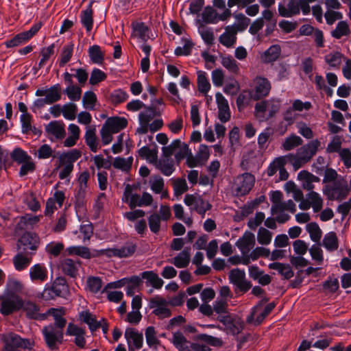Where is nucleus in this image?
I'll return each mask as SVG.
<instances>
[{"label": "nucleus", "instance_id": "obj_1", "mask_svg": "<svg viewBox=\"0 0 351 351\" xmlns=\"http://www.w3.org/2000/svg\"><path fill=\"white\" fill-rule=\"evenodd\" d=\"M71 293L66 280L57 278L51 285L46 284L42 292L26 289L19 280L9 278L0 294V307H39V303L58 298L69 301Z\"/></svg>", "mask_w": 351, "mask_h": 351}, {"label": "nucleus", "instance_id": "obj_2", "mask_svg": "<svg viewBox=\"0 0 351 351\" xmlns=\"http://www.w3.org/2000/svg\"><path fill=\"white\" fill-rule=\"evenodd\" d=\"M351 187L342 176L334 183L325 184L322 188L323 194L329 201L341 202L349 195Z\"/></svg>", "mask_w": 351, "mask_h": 351}, {"label": "nucleus", "instance_id": "obj_3", "mask_svg": "<svg viewBox=\"0 0 351 351\" xmlns=\"http://www.w3.org/2000/svg\"><path fill=\"white\" fill-rule=\"evenodd\" d=\"M1 339L3 342L2 351H21V349L31 350L34 346V341L23 339L14 332L1 335Z\"/></svg>", "mask_w": 351, "mask_h": 351}, {"label": "nucleus", "instance_id": "obj_4", "mask_svg": "<svg viewBox=\"0 0 351 351\" xmlns=\"http://www.w3.org/2000/svg\"><path fill=\"white\" fill-rule=\"evenodd\" d=\"M218 314L217 319L221 322L232 335H238L244 328V322L238 315L230 314L226 309Z\"/></svg>", "mask_w": 351, "mask_h": 351}, {"label": "nucleus", "instance_id": "obj_5", "mask_svg": "<svg viewBox=\"0 0 351 351\" xmlns=\"http://www.w3.org/2000/svg\"><path fill=\"white\" fill-rule=\"evenodd\" d=\"M320 141L318 139L311 141L306 145L301 147L298 151V158L294 162V167L296 168L300 167V163L308 162L312 157L317 153V151L320 146Z\"/></svg>", "mask_w": 351, "mask_h": 351}, {"label": "nucleus", "instance_id": "obj_6", "mask_svg": "<svg viewBox=\"0 0 351 351\" xmlns=\"http://www.w3.org/2000/svg\"><path fill=\"white\" fill-rule=\"evenodd\" d=\"M45 341L51 350L58 348L57 343H62L63 341V332L53 325L45 326L42 330Z\"/></svg>", "mask_w": 351, "mask_h": 351}, {"label": "nucleus", "instance_id": "obj_7", "mask_svg": "<svg viewBox=\"0 0 351 351\" xmlns=\"http://www.w3.org/2000/svg\"><path fill=\"white\" fill-rule=\"evenodd\" d=\"M18 242V248L21 252L29 253L28 250H31L34 254L38 247L40 241L39 237L36 233L27 232L21 236Z\"/></svg>", "mask_w": 351, "mask_h": 351}, {"label": "nucleus", "instance_id": "obj_8", "mask_svg": "<svg viewBox=\"0 0 351 351\" xmlns=\"http://www.w3.org/2000/svg\"><path fill=\"white\" fill-rule=\"evenodd\" d=\"M185 298L186 293L184 291H180L169 302L165 298L156 295L150 299L148 307H167L168 304L173 306H182L184 302Z\"/></svg>", "mask_w": 351, "mask_h": 351}, {"label": "nucleus", "instance_id": "obj_9", "mask_svg": "<svg viewBox=\"0 0 351 351\" xmlns=\"http://www.w3.org/2000/svg\"><path fill=\"white\" fill-rule=\"evenodd\" d=\"M61 86L56 84L49 88L37 89L35 95L37 97L45 96V99L48 105L53 104L61 99Z\"/></svg>", "mask_w": 351, "mask_h": 351}, {"label": "nucleus", "instance_id": "obj_10", "mask_svg": "<svg viewBox=\"0 0 351 351\" xmlns=\"http://www.w3.org/2000/svg\"><path fill=\"white\" fill-rule=\"evenodd\" d=\"M254 100L258 101L269 95L271 90V83L266 77L258 76L254 79Z\"/></svg>", "mask_w": 351, "mask_h": 351}, {"label": "nucleus", "instance_id": "obj_11", "mask_svg": "<svg viewBox=\"0 0 351 351\" xmlns=\"http://www.w3.org/2000/svg\"><path fill=\"white\" fill-rule=\"evenodd\" d=\"M255 0H228V7L232 8L235 5L239 9L245 8V13L250 16H256L259 12V5L254 4L248 6V5L254 3Z\"/></svg>", "mask_w": 351, "mask_h": 351}, {"label": "nucleus", "instance_id": "obj_12", "mask_svg": "<svg viewBox=\"0 0 351 351\" xmlns=\"http://www.w3.org/2000/svg\"><path fill=\"white\" fill-rule=\"evenodd\" d=\"M65 125L62 121H52L45 126L48 134L55 136L58 140L63 139L66 136Z\"/></svg>", "mask_w": 351, "mask_h": 351}, {"label": "nucleus", "instance_id": "obj_13", "mask_svg": "<svg viewBox=\"0 0 351 351\" xmlns=\"http://www.w3.org/2000/svg\"><path fill=\"white\" fill-rule=\"evenodd\" d=\"M143 278L138 276H128L126 278V284L125 285V290L126 295L128 297L134 296L136 292L140 291L141 287L143 286Z\"/></svg>", "mask_w": 351, "mask_h": 351}, {"label": "nucleus", "instance_id": "obj_14", "mask_svg": "<svg viewBox=\"0 0 351 351\" xmlns=\"http://www.w3.org/2000/svg\"><path fill=\"white\" fill-rule=\"evenodd\" d=\"M34 252L25 253L20 252L13 258V263L16 270L23 271L30 264Z\"/></svg>", "mask_w": 351, "mask_h": 351}, {"label": "nucleus", "instance_id": "obj_15", "mask_svg": "<svg viewBox=\"0 0 351 351\" xmlns=\"http://www.w3.org/2000/svg\"><path fill=\"white\" fill-rule=\"evenodd\" d=\"M104 125L113 133H117L127 127L128 120L122 117H111L106 119Z\"/></svg>", "mask_w": 351, "mask_h": 351}, {"label": "nucleus", "instance_id": "obj_16", "mask_svg": "<svg viewBox=\"0 0 351 351\" xmlns=\"http://www.w3.org/2000/svg\"><path fill=\"white\" fill-rule=\"evenodd\" d=\"M82 156V152L77 149H73L66 152L62 153L59 157V167L71 165L74 167L73 163L77 161Z\"/></svg>", "mask_w": 351, "mask_h": 351}, {"label": "nucleus", "instance_id": "obj_17", "mask_svg": "<svg viewBox=\"0 0 351 351\" xmlns=\"http://www.w3.org/2000/svg\"><path fill=\"white\" fill-rule=\"evenodd\" d=\"M93 1H91L84 10L81 12L80 21L82 25L85 27L87 32L92 30L93 26V10L92 6Z\"/></svg>", "mask_w": 351, "mask_h": 351}, {"label": "nucleus", "instance_id": "obj_18", "mask_svg": "<svg viewBox=\"0 0 351 351\" xmlns=\"http://www.w3.org/2000/svg\"><path fill=\"white\" fill-rule=\"evenodd\" d=\"M132 26L134 36L138 37L143 42H147L150 38L149 34H152V30L145 23L135 22Z\"/></svg>", "mask_w": 351, "mask_h": 351}, {"label": "nucleus", "instance_id": "obj_19", "mask_svg": "<svg viewBox=\"0 0 351 351\" xmlns=\"http://www.w3.org/2000/svg\"><path fill=\"white\" fill-rule=\"evenodd\" d=\"M191 258V247H185L181 252H180L173 260L171 263L173 264L178 268H185L189 263Z\"/></svg>", "mask_w": 351, "mask_h": 351}, {"label": "nucleus", "instance_id": "obj_20", "mask_svg": "<svg viewBox=\"0 0 351 351\" xmlns=\"http://www.w3.org/2000/svg\"><path fill=\"white\" fill-rule=\"evenodd\" d=\"M171 343L178 351H191L190 343H191L187 340L180 331L173 332Z\"/></svg>", "mask_w": 351, "mask_h": 351}, {"label": "nucleus", "instance_id": "obj_21", "mask_svg": "<svg viewBox=\"0 0 351 351\" xmlns=\"http://www.w3.org/2000/svg\"><path fill=\"white\" fill-rule=\"evenodd\" d=\"M29 276L32 281L44 282L47 278V269L42 264H36L29 269Z\"/></svg>", "mask_w": 351, "mask_h": 351}, {"label": "nucleus", "instance_id": "obj_22", "mask_svg": "<svg viewBox=\"0 0 351 351\" xmlns=\"http://www.w3.org/2000/svg\"><path fill=\"white\" fill-rule=\"evenodd\" d=\"M269 268L278 271L285 279L289 280L294 276V273L289 264L281 263L279 262L271 263L269 265Z\"/></svg>", "mask_w": 351, "mask_h": 351}, {"label": "nucleus", "instance_id": "obj_23", "mask_svg": "<svg viewBox=\"0 0 351 351\" xmlns=\"http://www.w3.org/2000/svg\"><path fill=\"white\" fill-rule=\"evenodd\" d=\"M281 54V48L278 45H272L265 51L262 56L265 63H271L276 61Z\"/></svg>", "mask_w": 351, "mask_h": 351}, {"label": "nucleus", "instance_id": "obj_24", "mask_svg": "<svg viewBox=\"0 0 351 351\" xmlns=\"http://www.w3.org/2000/svg\"><path fill=\"white\" fill-rule=\"evenodd\" d=\"M42 23H37L34 24L29 30L24 31L23 32L19 33L14 36L18 40L19 45H22L29 40H30L41 28Z\"/></svg>", "mask_w": 351, "mask_h": 351}, {"label": "nucleus", "instance_id": "obj_25", "mask_svg": "<svg viewBox=\"0 0 351 351\" xmlns=\"http://www.w3.org/2000/svg\"><path fill=\"white\" fill-rule=\"evenodd\" d=\"M64 313V308H49L47 311V317L52 315L55 319V327L58 328V330L62 331L66 323V319L63 317Z\"/></svg>", "mask_w": 351, "mask_h": 351}, {"label": "nucleus", "instance_id": "obj_26", "mask_svg": "<svg viewBox=\"0 0 351 351\" xmlns=\"http://www.w3.org/2000/svg\"><path fill=\"white\" fill-rule=\"evenodd\" d=\"M141 275L143 279L147 280V284L149 283L155 289H160L164 284L162 279L159 278L158 274L153 271H145L142 272Z\"/></svg>", "mask_w": 351, "mask_h": 351}, {"label": "nucleus", "instance_id": "obj_27", "mask_svg": "<svg viewBox=\"0 0 351 351\" xmlns=\"http://www.w3.org/2000/svg\"><path fill=\"white\" fill-rule=\"evenodd\" d=\"M80 319L82 322L88 324L91 331H95L99 328L100 322L96 319L95 315L90 313L88 311H83L80 313Z\"/></svg>", "mask_w": 351, "mask_h": 351}, {"label": "nucleus", "instance_id": "obj_28", "mask_svg": "<svg viewBox=\"0 0 351 351\" xmlns=\"http://www.w3.org/2000/svg\"><path fill=\"white\" fill-rule=\"evenodd\" d=\"M101 293L106 294L107 300L109 302H114L115 304L121 303L119 307H127V302L123 300V293L121 291H109L107 289V291H103L101 290Z\"/></svg>", "mask_w": 351, "mask_h": 351}, {"label": "nucleus", "instance_id": "obj_29", "mask_svg": "<svg viewBox=\"0 0 351 351\" xmlns=\"http://www.w3.org/2000/svg\"><path fill=\"white\" fill-rule=\"evenodd\" d=\"M322 245L330 252L337 250L339 243L336 233L335 232H330L326 234L322 241Z\"/></svg>", "mask_w": 351, "mask_h": 351}, {"label": "nucleus", "instance_id": "obj_30", "mask_svg": "<svg viewBox=\"0 0 351 351\" xmlns=\"http://www.w3.org/2000/svg\"><path fill=\"white\" fill-rule=\"evenodd\" d=\"M86 190L77 189L75 194V209L76 213L86 210Z\"/></svg>", "mask_w": 351, "mask_h": 351}, {"label": "nucleus", "instance_id": "obj_31", "mask_svg": "<svg viewBox=\"0 0 351 351\" xmlns=\"http://www.w3.org/2000/svg\"><path fill=\"white\" fill-rule=\"evenodd\" d=\"M243 181L241 185L237 189V191L239 194L245 195L250 192L254 186V177L253 175L249 173H245L243 174Z\"/></svg>", "mask_w": 351, "mask_h": 351}, {"label": "nucleus", "instance_id": "obj_32", "mask_svg": "<svg viewBox=\"0 0 351 351\" xmlns=\"http://www.w3.org/2000/svg\"><path fill=\"white\" fill-rule=\"evenodd\" d=\"M284 210H288L291 213H295L296 211V206L291 199H289L287 202L273 205L271 208V214L274 215L278 212H283Z\"/></svg>", "mask_w": 351, "mask_h": 351}, {"label": "nucleus", "instance_id": "obj_33", "mask_svg": "<svg viewBox=\"0 0 351 351\" xmlns=\"http://www.w3.org/2000/svg\"><path fill=\"white\" fill-rule=\"evenodd\" d=\"M211 208L212 205L210 203L206 201L202 195H197L194 209L199 215L204 217L206 212L210 210Z\"/></svg>", "mask_w": 351, "mask_h": 351}, {"label": "nucleus", "instance_id": "obj_34", "mask_svg": "<svg viewBox=\"0 0 351 351\" xmlns=\"http://www.w3.org/2000/svg\"><path fill=\"white\" fill-rule=\"evenodd\" d=\"M197 86L199 91L206 95L210 89V84L207 79V73L205 71L197 72Z\"/></svg>", "mask_w": 351, "mask_h": 351}, {"label": "nucleus", "instance_id": "obj_35", "mask_svg": "<svg viewBox=\"0 0 351 351\" xmlns=\"http://www.w3.org/2000/svg\"><path fill=\"white\" fill-rule=\"evenodd\" d=\"M88 56L93 63L101 64L104 60V53L100 46L93 45L88 48Z\"/></svg>", "mask_w": 351, "mask_h": 351}, {"label": "nucleus", "instance_id": "obj_36", "mask_svg": "<svg viewBox=\"0 0 351 351\" xmlns=\"http://www.w3.org/2000/svg\"><path fill=\"white\" fill-rule=\"evenodd\" d=\"M137 245L132 242H127L120 248H118L116 255L118 258H128L132 256L136 252Z\"/></svg>", "mask_w": 351, "mask_h": 351}, {"label": "nucleus", "instance_id": "obj_37", "mask_svg": "<svg viewBox=\"0 0 351 351\" xmlns=\"http://www.w3.org/2000/svg\"><path fill=\"white\" fill-rule=\"evenodd\" d=\"M10 158L12 160L18 164L27 162V160H31L32 157L28 154L22 149L21 147H15L10 153Z\"/></svg>", "mask_w": 351, "mask_h": 351}, {"label": "nucleus", "instance_id": "obj_38", "mask_svg": "<svg viewBox=\"0 0 351 351\" xmlns=\"http://www.w3.org/2000/svg\"><path fill=\"white\" fill-rule=\"evenodd\" d=\"M306 230L309 233L311 239L319 243L322 235V231L316 222H311L306 226Z\"/></svg>", "mask_w": 351, "mask_h": 351}, {"label": "nucleus", "instance_id": "obj_39", "mask_svg": "<svg viewBox=\"0 0 351 351\" xmlns=\"http://www.w3.org/2000/svg\"><path fill=\"white\" fill-rule=\"evenodd\" d=\"M307 198L309 199L311 206L313 207L315 213L319 212L323 206V199L320 195L315 191H311L307 194Z\"/></svg>", "mask_w": 351, "mask_h": 351}, {"label": "nucleus", "instance_id": "obj_40", "mask_svg": "<svg viewBox=\"0 0 351 351\" xmlns=\"http://www.w3.org/2000/svg\"><path fill=\"white\" fill-rule=\"evenodd\" d=\"M69 255H77L83 258L89 259L91 254L88 247L85 246H71L66 249Z\"/></svg>", "mask_w": 351, "mask_h": 351}, {"label": "nucleus", "instance_id": "obj_41", "mask_svg": "<svg viewBox=\"0 0 351 351\" xmlns=\"http://www.w3.org/2000/svg\"><path fill=\"white\" fill-rule=\"evenodd\" d=\"M203 21L206 24L217 23V13L210 5H207L202 14Z\"/></svg>", "mask_w": 351, "mask_h": 351}, {"label": "nucleus", "instance_id": "obj_42", "mask_svg": "<svg viewBox=\"0 0 351 351\" xmlns=\"http://www.w3.org/2000/svg\"><path fill=\"white\" fill-rule=\"evenodd\" d=\"M128 97L127 92L122 89H116L109 95L108 99L112 104L117 105L126 101Z\"/></svg>", "mask_w": 351, "mask_h": 351}, {"label": "nucleus", "instance_id": "obj_43", "mask_svg": "<svg viewBox=\"0 0 351 351\" xmlns=\"http://www.w3.org/2000/svg\"><path fill=\"white\" fill-rule=\"evenodd\" d=\"M303 143V140L295 134H291L287 137L282 143V147L286 151H290L295 147L301 145Z\"/></svg>", "mask_w": 351, "mask_h": 351}, {"label": "nucleus", "instance_id": "obj_44", "mask_svg": "<svg viewBox=\"0 0 351 351\" xmlns=\"http://www.w3.org/2000/svg\"><path fill=\"white\" fill-rule=\"evenodd\" d=\"M253 90H243L237 97L236 104L239 110L247 106L251 99H254Z\"/></svg>", "mask_w": 351, "mask_h": 351}, {"label": "nucleus", "instance_id": "obj_45", "mask_svg": "<svg viewBox=\"0 0 351 351\" xmlns=\"http://www.w3.org/2000/svg\"><path fill=\"white\" fill-rule=\"evenodd\" d=\"M63 272L70 277L75 278L77 274V267L74 261L71 258L64 259L62 263Z\"/></svg>", "mask_w": 351, "mask_h": 351}, {"label": "nucleus", "instance_id": "obj_46", "mask_svg": "<svg viewBox=\"0 0 351 351\" xmlns=\"http://www.w3.org/2000/svg\"><path fill=\"white\" fill-rule=\"evenodd\" d=\"M125 337L129 341L131 339L134 347L139 349L143 346V337L141 333L134 331L133 329H127L125 333Z\"/></svg>", "mask_w": 351, "mask_h": 351}, {"label": "nucleus", "instance_id": "obj_47", "mask_svg": "<svg viewBox=\"0 0 351 351\" xmlns=\"http://www.w3.org/2000/svg\"><path fill=\"white\" fill-rule=\"evenodd\" d=\"M350 30L346 21H339L336 28L331 32L332 37L337 39L341 38L343 36H347L350 34Z\"/></svg>", "mask_w": 351, "mask_h": 351}, {"label": "nucleus", "instance_id": "obj_48", "mask_svg": "<svg viewBox=\"0 0 351 351\" xmlns=\"http://www.w3.org/2000/svg\"><path fill=\"white\" fill-rule=\"evenodd\" d=\"M132 162L133 158L132 156L129 157L127 159L125 158L118 156L114 158L112 165L115 169L127 171L131 169Z\"/></svg>", "mask_w": 351, "mask_h": 351}, {"label": "nucleus", "instance_id": "obj_49", "mask_svg": "<svg viewBox=\"0 0 351 351\" xmlns=\"http://www.w3.org/2000/svg\"><path fill=\"white\" fill-rule=\"evenodd\" d=\"M74 45L71 43L65 45L62 49L61 58L59 62V66L60 67L64 66L67 62H69L72 57L73 52Z\"/></svg>", "mask_w": 351, "mask_h": 351}, {"label": "nucleus", "instance_id": "obj_50", "mask_svg": "<svg viewBox=\"0 0 351 351\" xmlns=\"http://www.w3.org/2000/svg\"><path fill=\"white\" fill-rule=\"evenodd\" d=\"M286 165V159L284 156L276 158L268 166L267 169V176H273L280 167Z\"/></svg>", "mask_w": 351, "mask_h": 351}, {"label": "nucleus", "instance_id": "obj_51", "mask_svg": "<svg viewBox=\"0 0 351 351\" xmlns=\"http://www.w3.org/2000/svg\"><path fill=\"white\" fill-rule=\"evenodd\" d=\"M97 102V96L91 90L86 91L82 99V104L84 108L88 110H94Z\"/></svg>", "mask_w": 351, "mask_h": 351}, {"label": "nucleus", "instance_id": "obj_52", "mask_svg": "<svg viewBox=\"0 0 351 351\" xmlns=\"http://www.w3.org/2000/svg\"><path fill=\"white\" fill-rule=\"evenodd\" d=\"M343 56L341 53L335 51L325 56L324 60L331 67L338 69L341 63Z\"/></svg>", "mask_w": 351, "mask_h": 351}, {"label": "nucleus", "instance_id": "obj_53", "mask_svg": "<svg viewBox=\"0 0 351 351\" xmlns=\"http://www.w3.org/2000/svg\"><path fill=\"white\" fill-rule=\"evenodd\" d=\"M77 110V105L74 103H66L62 107V114L67 120H74Z\"/></svg>", "mask_w": 351, "mask_h": 351}, {"label": "nucleus", "instance_id": "obj_54", "mask_svg": "<svg viewBox=\"0 0 351 351\" xmlns=\"http://www.w3.org/2000/svg\"><path fill=\"white\" fill-rule=\"evenodd\" d=\"M272 239V233L267 229L261 227L257 233V241L261 245H269Z\"/></svg>", "mask_w": 351, "mask_h": 351}, {"label": "nucleus", "instance_id": "obj_55", "mask_svg": "<svg viewBox=\"0 0 351 351\" xmlns=\"http://www.w3.org/2000/svg\"><path fill=\"white\" fill-rule=\"evenodd\" d=\"M86 285L90 292L97 293L101 289L102 280L99 277L90 276L88 278Z\"/></svg>", "mask_w": 351, "mask_h": 351}, {"label": "nucleus", "instance_id": "obj_56", "mask_svg": "<svg viewBox=\"0 0 351 351\" xmlns=\"http://www.w3.org/2000/svg\"><path fill=\"white\" fill-rule=\"evenodd\" d=\"M215 296V292L211 287H206L200 293V298L203 304L199 307H211L208 302Z\"/></svg>", "mask_w": 351, "mask_h": 351}, {"label": "nucleus", "instance_id": "obj_57", "mask_svg": "<svg viewBox=\"0 0 351 351\" xmlns=\"http://www.w3.org/2000/svg\"><path fill=\"white\" fill-rule=\"evenodd\" d=\"M151 189L156 194H160L164 188V180L158 176H152L149 180Z\"/></svg>", "mask_w": 351, "mask_h": 351}, {"label": "nucleus", "instance_id": "obj_58", "mask_svg": "<svg viewBox=\"0 0 351 351\" xmlns=\"http://www.w3.org/2000/svg\"><path fill=\"white\" fill-rule=\"evenodd\" d=\"M196 339L206 342L212 346L221 347L223 345V341L220 338L213 337L207 334H200L197 336Z\"/></svg>", "mask_w": 351, "mask_h": 351}, {"label": "nucleus", "instance_id": "obj_59", "mask_svg": "<svg viewBox=\"0 0 351 351\" xmlns=\"http://www.w3.org/2000/svg\"><path fill=\"white\" fill-rule=\"evenodd\" d=\"M182 145V141L179 138L173 140L171 143L168 146H165L162 148V155L165 158L171 157L173 152Z\"/></svg>", "mask_w": 351, "mask_h": 351}, {"label": "nucleus", "instance_id": "obj_60", "mask_svg": "<svg viewBox=\"0 0 351 351\" xmlns=\"http://www.w3.org/2000/svg\"><path fill=\"white\" fill-rule=\"evenodd\" d=\"M221 64L226 69L232 73L237 74L239 71V68L237 61L230 56L223 58Z\"/></svg>", "mask_w": 351, "mask_h": 351}, {"label": "nucleus", "instance_id": "obj_61", "mask_svg": "<svg viewBox=\"0 0 351 351\" xmlns=\"http://www.w3.org/2000/svg\"><path fill=\"white\" fill-rule=\"evenodd\" d=\"M106 74L101 69L94 68L91 72L90 77L89 79L90 84L94 86L99 82L104 81L106 78Z\"/></svg>", "mask_w": 351, "mask_h": 351}, {"label": "nucleus", "instance_id": "obj_62", "mask_svg": "<svg viewBox=\"0 0 351 351\" xmlns=\"http://www.w3.org/2000/svg\"><path fill=\"white\" fill-rule=\"evenodd\" d=\"M55 43H52L47 47H43L41 50L42 58L38 63V69L44 66L46 62L49 59L51 56L54 53Z\"/></svg>", "mask_w": 351, "mask_h": 351}, {"label": "nucleus", "instance_id": "obj_63", "mask_svg": "<svg viewBox=\"0 0 351 351\" xmlns=\"http://www.w3.org/2000/svg\"><path fill=\"white\" fill-rule=\"evenodd\" d=\"M32 115L30 114H22L20 116V122L21 124V132L23 134H28L32 130L31 121Z\"/></svg>", "mask_w": 351, "mask_h": 351}, {"label": "nucleus", "instance_id": "obj_64", "mask_svg": "<svg viewBox=\"0 0 351 351\" xmlns=\"http://www.w3.org/2000/svg\"><path fill=\"white\" fill-rule=\"evenodd\" d=\"M63 92L67 95L69 99L73 101H77L81 98L82 88L80 86L66 88Z\"/></svg>", "mask_w": 351, "mask_h": 351}]
</instances>
